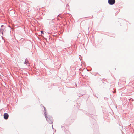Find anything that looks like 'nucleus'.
Masks as SVG:
<instances>
[{"instance_id":"nucleus-1","label":"nucleus","mask_w":134,"mask_h":134,"mask_svg":"<svg viewBox=\"0 0 134 134\" xmlns=\"http://www.w3.org/2000/svg\"><path fill=\"white\" fill-rule=\"evenodd\" d=\"M43 108H44V114L45 115V117L47 121L50 124H52L53 121L52 117L49 115H48V116H47L45 108L44 106H43Z\"/></svg>"},{"instance_id":"nucleus-10","label":"nucleus","mask_w":134,"mask_h":134,"mask_svg":"<svg viewBox=\"0 0 134 134\" xmlns=\"http://www.w3.org/2000/svg\"><path fill=\"white\" fill-rule=\"evenodd\" d=\"M44 39H45L46 40V42H47V39L45 38H44Z\"/></svg>"},{"instance_id":"nucleus-8","label":"nucleus","mask_w":134,"mask_h":134,"mask_svg":"<svg viewBox=\"0 0 134 134\" xmlns=\"http://www.w3.org/2000/svg\"><path fill=\"white\" fill-rule=\"evenodd\" d=\"M41 32L42 34H44V32L43 31H41Z\"/></svg>"},{"instance_id":"nucleus-9","label":"nucleus","mask_w":134,"mask_h":134,"mask_svg":"<svg viewBox=\"0 0 134 134\" xmlns=\"http://www.w3.org/2000/svg\"><path fill=\"white\" fill-rule=\"evenodd\" d=\"M113 90H114V91H113V93H115L116 92V91H115L114 90V88L113 89Z\"/></svg>"},{"instance_id":"nucleus-3","label":"nucleus","mask_w":134,"mask_h":134,"mask_svg":"<svg viewBox=\"0 0 134 134\" xmlns=\"http://www.w3.org/2000/svg\"><path fill=\"white\" fill-rule=\"evenodd\" d=\"M115 2V0H108V2L109 5H113Z\"/></svg>"},{"instance_id":"nucleus-12","label":"nucleus","mask_w":134,"mask_h":134,"mask_svg":"<svg viewBox=\"0 0 134 134\" xmlns=\"http://www.w3.org/2000/svg\"><path fill=\"white\" fill-rule=\"evenodd\" d=\"M52 128H53V129H54V128H53V125H52Z\"/></svg>"},{"instance_id":"nucleus-4","label":"nucleus","mask_w":134,"mask_h":134,"mask_svg":"<svg viewBox=\"0 0 134 134\" xmlns=\"http://www.w3.org/2000/svg\"><path fill=\"white\" fill-rule=\"evenodd\" d=\"M9 116V115L7 113H5L4 114V119L7 120V119Z\"/></svg>"},{"instance_id":"nucleus-13","label":"nucleus","mask_w":134,"mask_h":134,"mask_svg":"<svg viewBox=\"0 0 134 134\" xmlns=\"http://www.w3.org/2000/svg\"><path fill=\"white\" fill-rule=\"evenodd\" d=\"M18 43H19L18 42V41H17Z\"/></svg>"},{"instance_id":"nucleus-5","label":"nucleus","mask_w":134,"mask_h":134,"mask_svg":"<svg viewBox=\"0 0 134 134\" xmlns=\"http://www.w3.org/2000/svg\"><path fill=\"white\" fill-rule=\"evenodd\" d=\"M28 62H29L28 61H27L26 60L24 62V64H25L27 65V64L28 63Z\"/></svg>"},{"instance_id":"nucleus-14","label":"nucleus","mask_w":134,"mask_h":134,"mask_svg":"<svg viewBox=\"0 0 134 134\" xmlns=\"http://www.w3.org/2000/svg\"><path fill=\"white\" fill-rule=\"evenodd\" d=\"M113 85H111V86H112Z\"/></svg>"},{"instance_id":"nucleus-2","label":"nucleus","mask_w":134,"mask_h":134,"mask_svg":"<svg viewBox=\"0 0 134 134\" xmlns=\"http://www.w3.org/2000/svg\"><path fill=\"white\" fill-rule=\"evenodd\" d=\"M6 27L3 25H2L1 26V27L0 29V33L2 34V36H1L2 38L3 39V33L5 32L6 31L5 29Z\"/></svg>"},{"instance_id":"nucleus-11","label":"nucleus","mask_w":134,"mask_h":134,"mask_svg":"<svg viewBox=\"0 0 134 134\" xmlns=\"http://www.w3.org/2000/svg\"><path fill=\"white\" fill-rule=\"evenodd\" d=\"M64 126H63V125H62L61 126V127L62 128H63V127Z\"/></svg>"},{"instance_id":"nucleus-15","label":"nucleus","mask_w":134,"mask_h":134,"mask_svg":"<svg viewBox=\"0 0 134 134\" xmlns=\"http://www.w3.org/2000/svg\"><path fill=\"white\" fill-rule=\"evenodd\" d=\"M22 39H21L20 40H21Z\"/></svg>"},{"instance_id":"nucleus-6","label":"nucleus","mask_w":134,"mask_h":134,"mask_svg":"<svg viewBox=\"0 0 134 134\" xmlns=\"http://www.w3.org/2000/svg\"><path fill=\"white\" fill-rule=\"evenodd\" d=\"M64 130L65 132L66 133H67L68 134H70V133L68 131H66L65 130Z\"/></svg>"},{"instance_id":"nucleus-7","label":"nucleus","mask_w":134,"mask_h":134,"mask_svg":"<svg viewBox=\"0 0 134 134\" xmlns=\"http://www.w3.org/2000/svg\"><path fill=\"white\" fill-rule=\"evenodd\" d=\"M69 5L68 4L66 5V9H69V7H68V6H69Z\"/></svg>"}]
</instances>
